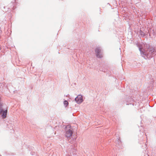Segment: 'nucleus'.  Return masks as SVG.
Instances as JSON below:
<instances>
[{
    "instance_id": "20e7f679",
    "label": "nucleus",
    "mask_w": 156,
    "mask_h": 156,
    "mask_svg": "<svg viewBox=\"0 0 156 156\" xmlns=\"http://www.w3.org/2000/svg\"><path fill=\"white\" fill-rule=\"evenodd\" d=\"M75 100L78 104L80 103L83 101V98L82 95H78L75 99Z\"/></svg>"
},
{
    "instance_id": "f03ea898",
    "label": "nucleus",
    "mask_w": 156,
    "mask_h": 156,
    "mask_svg": "<svg viewBox=\"0 0 156 156\" xmlns=\"http://www.w3.org/2000/svg\"><path fill=\"white\" fill-rule=\"evenodd\" d=\"M95 52L98 58H101L103 57V55L102 53L100 54V55H99V53L101 52V50L100 47L96 48Z\"/></svg>"
},
{
    "instance_id": "7ed1b4c3",
    "label": "nucleus",
    "mask_w": 156,
    "mask_h": 156,
    "mask_svg": "<svg viewBox=\"0 0 156 156\" xmlns=\"http://www.w3.org/2000/svg\"><path fill=\"white\" fill-rule=\"evenodd\" d=\"M7 112V110L4 111L2 109H1L0 110V114L2 115V117L3 119L6 117Z\"/></svg>"
},
{
    "instance_id": "39448f33",
    "label": "nucleus",
    "mask_w": 156,
    "mask_h": 156,
    "mask_svg": "<svg viewBox=\"0 0 156 156\" xmlns=\"http://www.w3.org/2000/svg\"><path fill=\"white\" fill-rule=\"evenodd\" d=\"M64 104L66 106H67L68 105V103L67 101H65L64 102Z\"/></svg>"
},
{
    "instance_id": "423d86ee",
    "label": "nucleus",
    "mask_w": 156,
    "mask_h": 156,
    "mask_svg": "<svg viewBox=\"0 0 156 156\" xmlns=\"http://www.w3.org/2000/svg\"><path fill=\"white\" fill-rule=\"evenodd\" d=\"M101 53H102L101 52V53H99V55H100V54Z\"/></svg>"
},
{
    "instance_id": "f257e3e1",
    "label": "nucleus",
    "mask_w": 156,
    "mask_h": 156,
    "mask_svg": "<svg viewBox=\"0 0 156 156\" xmlns=\"http://www.w3.org/2000/svg\"><path fill=\"white\" fill-rule=\"evenodd\" d=\"M65 136L66 137H70L73 134L72 128L69 125L67 126L65 128Z\"/></svg>"
}]
</instances>
